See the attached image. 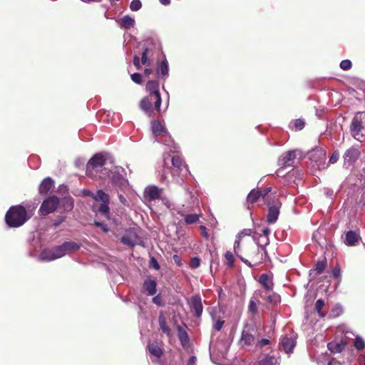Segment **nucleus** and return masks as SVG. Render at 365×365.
<instances>
[{"label":"nucleus","mask_w":365,"mask_h":365,"mask_svg":"<svg viewBox=\"0 0 365 365\" xmlns=\"http://www.w3.org/2000/svg\"><path fill=\"white\" fill-rule=\"evenodd\" d=\"M354 346L358 350L363 349L365 347V341H364V340L361 337L357 336L355 339Z\"/></svg>","instance_id":"37"},{"label":"nucleus","mask_w":365,"mask_h":365,"mask_svg":"<svg viewBox=\"0 0 365 365\" xmlns=\"http://www.w3.org/2000/svg\"><path fill=\"white\" fill-rule=\"evenodd\" d=\"M359 155L360 151L359 149L353 147L350 148L344 155V161L349 163H352L359 158Z\"/></svg>","instance_id":"18"},{"label":"nucleus","mask_w":365,"mask_h":365,"mask_svg":"<svg viewBox=\"0 0 365 365\" xmlns=\"http://www.w3.org/2000/svg\"><path fill=\"white\" fill-rule=\"evenodd\" d=\"M59 199L56 196H51L46 199L41 204L38 210L40 215H47L53 212L59 205Z\"/></svg>","instance_id":"8"},{"label":"nucleus","mask_w":365,"mask_h":365,"mask_svg":"<svg viewBox=\"0 0 365 365\" xmlns=\"http://www.w3.org/2000/svg\"><path fill=\"white\" fill-rule=\"evenodd\" d=\"M277 297V296H274V295H268V296L267 297V300H268V302H269L272 303V302L275 300V299H276Z\"/></svg>","instance_id":"62"},{"label":"nucleus","mask_w":365,"mask_h":365,"mask_svg":"<svg viewBox=\"0 0 365 365\" xmlns=\"http://www.w3.org/2000/svg\"><path fill=\"white\" fill-rule=\"evenodd\" d=\"M260 197L261 193L259 192V191L253 189L247 195V200L248 202L254 203L257 202Z\"/></svg>","instance_id":"29"},{"label":"nucleus","mask_w":365,"mask_h":365,"mask_svg":"<svg viewBox=\"0 0 365 365\" xmlns=\"http://www.w3.org/2000/svg\"><path fill=\"white\" fill-rule=\"evenodd\" d=\"M249 312L252 314H255L257 312V306L253 299H250L249 303Z\"/></svg>","instance_id":"43"},{"label":"nucleus","mask_w":365,"mask_h":365,"mask_svg":"<svg viewBox=\"0 0 365 365\" xmlns=\"http://www.w3.org/2000/svg\"><path fill=\"white\" fill-rule=\"evenodd\" d=\"M142 6V4L139 0H133L131 1L130 9L133 11H138Z\"/></svg>","instance_id":"39"},{"label":"nucleus","mask_w":365,"mask_h":365,"mask_svg":"<svg viewBox=\"0 0 365 365\" xmlns=\"http://www.w3.org/2000/svg\"><path fill=\"white\" fill-rule=\"evenodd\" d=\"M339 158V151L336 150L333 153V154L331 155L329 158V163H335Z\"/></svg>","instance_id":"48"},{"label":"nucleus","mask_w":365,"mask_h":365,"mask_svg":"<svg viewBox=\"0 0 365 365\" xmlns=\"http://www.w3.org/2000/svg\"><path fill=\"white\" fill-rule=\"evenodd\" d=\"M269 344V340L267 339H262L257 342V345L259 346H264Z\"/></svg>","instance_id":"54"},{"label":"nucleus","mask_w":365,"mask_h":365,"mask_svg":"<svg viewBox=\"0 0 365 365\" xmlns=\"http://www.w3.org/2000/svg\"><path fill=\"white\" fill-rule=\"evenodd\" d=\"M39 259L44 261L56 259L53 248L43 250L39 255Z\"/></svg>","instance_id":"24"},{"label":"nucleus","mask_w":365,"mask_h":365,"mask_svg":"<svg viewBox=\"0 0 365 365\" xmlns=\"http://www.w3.org/2000/svg\"><path fill=\"white\" fill-rule=\"evenodd\" d=\"M296 158V151L292 150L288 151L282 154L278 160L279 165L282 166L281 168L278 169L276 172L277 176H282L283 175V168L289 165V163L294 160Z\"/></svg>","instance_id":"10"},{"label":"nucleus","mask_w":365,"mask_h":365,"mask_svg":"<svg viewBox=\"0 0 365 365\" xmlns=\"http://www.w3.org/2000/svg\"><path fill=\"white\" fill-rule=\"evenodd\" d=\"M155 98L151 96H148L143 98L140 103V108L149 116L153 115V110L155 109Z\"/></svg>","instance_id":"12"},{"label":"nucleus","mask_w":365,"mask_h":365,"mask_svg":"<svg viewBox=\"0 0 365 365\" xmlns=\"http://www.w3.org/2000/svg\"><path fill=\"white\" fill-rule=\"evenodd\" d=\"M199 220V215L197 214H190L185 216V221L187 224L191 225Z\"/></svg>","instance_id":"33"},{"label":"nucleus","mask_w":365,"mask_h":365,"mask_svg":"<svg viewBox=\"0 0 365 365\" xmlns=\"http://www.w3.org/2000/svg\"><path fill=\"white\" fill-rule=\"evenodd\" d=\"M329 350L332 353H339L342 351L341 344L334 342H330L327 345Z\"/></svg>","instance_id":"31"},{"label":"nucleus","mask_w":365,"mask_h":365,"mask_svg":"<svg viewBox=\"0 0 365 365\" xmlns=\"http://www.w3.org/2000/svg\"><path fill=\"white\" fill-rule=\"evenodd\" d=\"M159 325L163 333L168 335L170 333V329L167 326L165 319L163 317H159Z\"/></svg>","instance_id":"34"},{"label":"nucleus","mask_w":365,"mask_h":365,"mask_svg":"<svg viewBox=\"0 0 365 365\" xmlns=\"http://www.w3.org/2000/svg\"><path fill=\"white\" fill-rule=\"evenodd\" d=\"M62 245L65 249L66 255L71 253V252L78 250L80 247L77 243L71 241L65 242Z\"/></svg>","instance_id":"27"},{"label":"nucleus","mask_w":365,"mask_h":365,"mask_svg":"<svg viewBox=\"0 0 365 365\" xmlns=\"http://www.w3.org/2000/svg\"><path fill=\"white\" fill-rule=\"evenodd\" d=\"M140 239L134 230H128L121 238V242L126 245L133 247L139 242Z\"/></svg>","instance_id":"14"},{"label":"nucleus","mask_w":365,"mask_h":365,"mask_svg":"<svg viewBox=\"0 0 365 365\" xmlns=\"http://www.w3.org/2000/svg\"><path fill=\"white\" fill-rule=\"evenodd\" d=\"M361 237L359 232L349 230L346 232L344 242L349 247L356 246L359 244Z\"/></svg>","instance_id":"15"},{"label":"nucleus","mask_w":365,"mask_h":365,"mask_svg":"<svg viewBox=\"0 0 365 365\" xmlns=\"http://www.w3.org/2000/svg\"><path fill=\"white\" fill-rule=\"evenodd\" d=\"M151 129L153 133L156 136H168V132L164 125L158 120H153L151 123Z\"/></svg>","instance_id":"17"},{"label":"nucleus","mask_w":365,"mask_h":365,"mask_svg":"<svg viewBox=\"0 0 365 365\" xmlns=\"http://www.w3.org/2000/svg\"><path fill=\"white\" fill-rule=\"evenodd\" d=\"M294 125L297 129L302 130L304 126V123L303 120L298 119L296 120Z\"/></svg>","instance_id":"52"},{"label":"nucleus","mask_w":365,"mask_h":365,"mask_svg":"<svg viewBox=\"0 0 365 365\" xmlns=\"http://www.w3.org/2000/svg\"><path fill=\"white\" fill-rule=\"evenodd\" d=\"M240 241H241V240H240L238 238L235 239V241L234 243V252L243 262H245L247 265L252 267V264L250 262V261H248L247 259H245L242 257V252L241 247H240Z\"/></svg>","instance_id":"23"},{"label":"nucleus","mask_w":365,"mask_h":365,"mask_svg":"<svg viewBox=\"0 0 365 365\" xmlns=\"http://www.w3.org/2000/svg\"><path fill=\"white\" fill-rule=\"evenodd\" d=\"M351 132L356 140L361 142L365 140V112L355 115L351 122Z\"/></svg>","instance_id":"5"},{"label":"nucleus","mask_w":365,"mask_h":365,"mask_svg":"<svg viewBox=\"0 0 365 365\" xmlns=\"http://www.w3.org/2000/svg\"><path fill=\"white\" fill-rule=\"evenodd\" d=\"M120 25L125 29H129L134 26L135 19L131 16L126 15L120 19Z\"/></svg>","instance_id":"25"},{"label":"nucleus","mask_w":365,"mask_h":365,"mask_svg":"<svg viewBox=\"0 0 365 365\" xmlns=\"http://www.w3.org/2000/svg\"><path fill=\"white\" fill-rule=\"evenodd\" d=\"M295 339L296 337L294 334H285L280 340L279 349L287 354L292 352L296 345Z\"/></svg>","instance_id":"9"},{"label":"nucleus","mask_w":365,"mask_h":365,"mask_svg":"<svg viewBox=\"0 0 365 365\" xmlns=\"http://www.w3.org/2000/svg\"><path fill=\"white\" fill-rule=\"evenodd\" d=\"M130 78L132 81L137 84H140L142 83V76L138 73L132 74Z\"/></svg>","instance_id":"45"},{"label":"nucleus","mask_w":365,"mask_h":365,"mask_svg":"<svg viewBox=\"0 0 365 365\" xmlns=\"http://www.w3.org/2000/svg\"><path fill=\"white\" fill-rule=\"evenodd\" d=\"M200 230L202 231V236H203L204 237H205V238H207V237H208V234H207V231H206V227H205V226H204V225H200Z\"/></svg>","instance_id":"59"},{"label":"nucleus","mask_w":365,"mask_h":365,"mask_svg":"<svg viewBox=\"0 0 365 365\" xmlns=\"http://www.w3.org/2000/svg\"><path fill=\"white\" fill-rule=\"evenodd\" d=\"M342 312V307L340 305H336L335 308L332 310V316L337 317Z\"/></svg>","instance_id":"49"},{"label":"nucleus","mask_w":365,"mask_h":365,"mask_svg":"<svg viewBox=\"0 0 365 365\" xmlns=\"http://www.w3.org/2000/svg\"><path fill=\"white\" fill-rule=\"evenodd\" d=\"M55 257L56 259L62 257L63 256L66 255V251L65 249L63 247V245L57 246L53 247Z\"/></svg>","instance_id":"35"},{"label":"nucleus","mask_w":365,"mask_h":365,"mask_svg":"<svg viewBox=\"0 0 365 365\" xmlns=\"http://www.w3.org/2000/svg\"><path fill=\"white\" fill-rule=\"evenodd\" d=\"M324 306V302L322 299H318L316 302V304H315L316 310L320 317L324 316V314H322L321 312V309L323 308Z\"/></svg>","instance_id":"40"},{"label":"nucleus","mask_w":365,"mask_h":365,"mask_svg":"<svg viewBox=\"0 0 365 365\" xmlns=\"http://www.w3.org/2000/svg\"><path fill=\"white\" fill-rule=\"evenodd\" d=\"M53 187V181L50 178H45L39 186V192L46 195Z\"/></svg>","instance_id":"20"},{"label":"nucleus","mask_w":365,"mask_h":365,"mask_svg":"<svg viewBox=\"0 0 365 365\" xmlns=\"http://www.w3.org/2000/svg\"><path fill=\"white\" fill-rule=\"evenodd\" d=\"M147 347H148L149 354L151 356L152 361L153 362H158L160 357L163 354V349L155 341L149 342Z\"/></svg>","instance_id":"13"},{"label":"nucleus","mask_w":365,"mask_h":365,"mask_svg":"<svg viewBox=\"0 0 365 365\" xmlns=\"http://www.w3.org/2000/svg\"><path fill=\"white\" fill-rule=\"evenodd\" d=\"M259 283L264 287L267 291L272 289L273 283L270 277L267 274H262L259 277Z\"/></svg>","instance_id":"22"},{"label":"nucleus","mask_w":365,"mask_h":365,"mask_svg":"<svg viewBox=\"0 0 365 365\" xmlns=\"http://www.w3.org/2000/svg\"><path fill=\"white\" fill-rule=\"evenodd\" d=\"M133 64L138 70L140 68L142 63L141 61H140V58L138 56H134Z\"/></svg>","instance_id":"51"},{"label":"nucleus","mask_w":365,"mask_h":365,"mask_svg":"<svg viewBox=\"0 0 365 365\" xmlns=\"http://www.w3.org/2000/svg\"><path fill=\"white\" fill-rule=\"evenodd\" d=\"M186 193L190 196V202H194V195L190 192L188 189L186 190Z\"/></svg>","instance_id":"64"},{"label":"nucleus","mask_w":365,"mask_h":365,"mask_svg":"<svg viewBox=\"0 0 365 365\" xmlns=\"http://www.w3.org/2000/svg\"><path fill=\"white\" fill-rule=\"evenodd\" d=\"M262 233L264 237H262L261 242L259 241L257 242V248L255 249L253 247L252 252L246 251L245 253L246 255L249 256L252 258V260L255 261L257 263L261 262L264 259V255H266V250L264 247L269 243V235L270 234V230L267 227L264 228L262 230Z\"/></svg>","instance_id":"4"},{"label":"nucleus","mask_w":365,"mask_h":365,"mask_svg":"<svg viewBox=\"0 0 365 365\" xmlns=\"http://www.w3.org/2000/svg\"><path fill=\"white\" fill-rule=\"evenodd\" d=\"M157 283L155 279H146L143 283V289L148 295H154L156 293Z\"/></svg>","instance_id":"19"},{"label":"nucleus","mask_w":365,"mask_h":365,"mask_svg":"<svg viewBox=\"0 0 365 365\" xmlns=\"http://www.w3.org/2000/svg\"><path fill=\"white\" fill-rule=\"evenodd\" d=\"M197 358L195 356H192L189 358L187 365H196Z\"/></svg>","instance_id":"58"},{"label":"nucleus","mask_w":365,"mask_h":365,"mask_svg":"<svg viewBox=\"0 0 365 365\" xmlns=\"http://www.w3.org/2000/svg\"><path fill=\"white\" fill-rule=\"evenodd\" d=\"M200 264V260L198 257H193L190 260V266L192 269L197 268Z\"/></svg>","instance_id":"46"},{"label":"nucleus","mask_w":365,"mask_h":365,"mask_svg":"<svg viewBox=\"0 0 365 365\" xmlns=\"http://www.w3.org/2000/svg\"><path fill=\"white\" fill-rule=\"evenodd\" d=\"M146 91L150 93L149 96L154 97L155 98V110L158 112L160 110L161 106V96L159 91V83L156 81H149L146 83L145 86Z\"/></svg>","instance_id":"7"},{"label":"nucleus","mask_w":365,"mask_h":365,"mask_svg":"<svg viewBox=\"0 0 365 365\" xmlns=\"http://www.w3.org/2000/svg\"><path fill=\"white\" fill-rule=\"evenodd\" d=\"M111 180L113 184L115 185L121 186L126 183L125 179L122 177V175L118 173H114L112 175Z\"/></svg>","instance_id":"30"},{"label":"nucleus","mask_w":365,"mask_h":365,"mask_svg":"<svg viewBox=\"0 0 365 365\" xmlns=\"http://www.w3.org/2000/svg\"><path fill=\"white\" fill-rule=\"evenodd\" d=\"M279 214V207L277 205L274 206H270L267 214V222L269 224L274 223L278 219Z\"/></svg>","instance_id":"21"},{"label":"nucleus","mask_w":365,"mask_h":365,"mask_svg":"<svg viewBox=\"0 0 365 365\" xmlns=\"http://www.w3.org/2000/svg\"><path fill=\"white\" fill-rule=\"evenodd\" d=\"M351 65H352V63H351V61H349L348 59L343 60L340 63V67L344 71L349 70L351 68Z\"/></svg>","instance_id":"41"},{"label":"nucleus","mask_w":365,"mask_h":365,"mask_svg":"<svg viewBox=\"0 0 365 365\" xmlns=\"http://www.w3.org/2000/svg\"><path fill=\"white\" fill-rule=\"evenodd\" d=\"M95 225L96 226L100 227L103 230V231L105 232H107L108 231V228L107 225L103 223H101L99 222H95Z\"/></svg>","instance_id":"56"},{"label":"nucleus","mask_w":365,"mask_h":365,"mask_svg":"<svg viewBox=\"0 0 365 365\" xmlns=\"http://www.w3.org/2000/svg\"><path fill=\"white\" fill-rule=\"evenodd\" d=\"M190 306L192 311L195 313V315L197 317H200L202 313L203 307L200 296L195 295L190 299Z\"/></svg>","instance_id":"16"},{"label":"nucleus","mask_w":365,"mask_h":365,"mask_svg":"<svg viewBox=\"0 0 365 365\" xmlns=\"http://www.w3.org/2000/svg\"><path fill=\"white\" fill-rule=\"evenodd\" d=\"M153 302L158 305V306H163V304L162 302V299H161V297L158 294V295H156L155 297H154L152 299Z\"/></svg>","instance_id":"50"},{"label":"nucleus","mask_w":365,"mask_h":365,"mask_svg":"<svg viewBox=\"0 0 365 365\" xmlns=\"http://www.w3.org/2000/svg\"><path fill=\"white\" fill-rule=\"evenodd\" d=\"M95 225L96 226L100 227L103 230V231L105 232H107L108 231V228L107 225L103 223H101L99 222H95Z\"/></svg>","instance_id":"55"},{"label":"nucleus","mask_w":365,"mask_h":365,"mask_svg":"<svg viewBox=\"0 0 365 365\" xmlns=\"http://www.w3.org/2000/svg\"><path fill=\"white\" fill-rule=\"evenodd\" d=\"M172 164H173V167L180 170V172H182L183 170V169L185 170V173L187 172V166L183 164L182 160L180 156L174 155L172 158Z\"/></svg>","instance_id":"26"},{"label":"nucleus","mask_w":365,"mask_h":365,"mask_svg":"<svg viewBox=\"0 0 365 365\" xmlns=\"http://www.w3.org/2000/svg\"><path fill=\"white\" fill-rule=\"evenodd\" d=\"M153 72V70L151 68H146L145 70H144V75L145 76H149L150 74H151Z\"/></svg>","instance_id":"63"},{"label":"nucleus","mask_w":365,"mask_h":365,"mask_svg":"<svg viewBox=\"0 0 365 365\" xmlns=\"http://www.w3.org/2000/svg\"><path fill=\"white\" fill-rule=\"evenodd\" d=\"M162 189L155 185H149L144 190L143 197L147 201L158 200L160 197Z\"/></svg>","instance_id":"11"},{"label":"nucleus","mask_w":365,"mask_h":365,"mask_svg":"<svg viewBox=\"0 0 365 365\" xmlns=\"http://www.w3.org/2000/svg\"><path fill=\"white\" fill-rule=\"evenodd\" d=\"M31 216L25 207L19 205L10 207L6 214L5 220L10 227H18L24 225Z\"/></svg>","instance_id":"2"},{"label":"nucleus","mask_w":365,"mask_h":365,"mask_svg":"<svg viewBox=\"0 0 365 365\" xmlns=\"http://www.w3.org/2000/svg\"><path fill=\"white\" fill-rule=\"evenodd\" d=\"M327 266V262L325 260L319 261L315 265V271L317 274H320L324 272Z\"/></svg>","instance_id":"36"},{"label":"nucleus","mask_w":365,"mask_h":365,"mask_svg":"<svg viewBox=\"0 0 365 365\" xmlns=\"http://www.w3.org/2000/svg\"><path fill=\"white\" fill-rule=\"evenodd\" d=\"M252 234V230L250 229H245L242 231H241L238 235L236 236V238H238L240 240H242V238L245 236H249Z\"/></svg>","instance_id":"47"},{"label":"nucleus","mask_w":365,"mask_h":365,"mask_svg":"<svg viewBox=\"0 0 365 365\" xmlns=\"http://www.w3.org/2000/svg\"><path fill=\"white\" fill-rule=\"evenodd\" d=\"M62 205L66 211L72 210L73 207V199L71 197H64L62 200Z\"/></svg>","instance_id":"32"},{"label":"nucleus","mask_w":365,"mask_h":365,"mask_svg":"<svg viewBox=\"0 0 365 365\" xmlns=\"http://www.w3.org/2000/svg\"><path fill=\"white\" fill-rule=\"evenodd\" d=\"M225 257L227 261V264L229 266H232L234 264V256L230 251L226 252L225 254Z\"/></svg>","instance_id":"44"},{"label":"nucleus","mask_w":365,"mask_h":365,"mask_svg":"<svg viewBox=\"0 0 365 365\" xmlns=\"http://www.w3.org/2000/svg\"><path fill=\"white\" fill-rule=\"evenodd\" d=\"M113 163V158L109 153H96L93 155V176L99 179H105L110 176Z\"/></svg>","instance_id":"1"},{"label":"nucleus","mask_w":365,"mask_h":365,"mask_svg":"<svg viewBox=\"0 0 365 365\" xmlns=\"http://www.w3.org/2000/svg\"><path fill=\"white\" fill-rule=\"evenodd\" d=\"M149 51L148 48H145L143 53H142V57H141V63L143 65H146V66H150V62L148 61V53Z\"/></svg>","instance_id":"38"},{"label":"nucleus","mask_w":365,"mask_h":365,"mask_svg":"<svg viewBox=\"0 0 365 365\" xmlns=\"http://www.w3.org/2000/svg\"><path fill=\"white\" fill-rule=\"evenodd\" d=\"M224 323L225 322L220 319H214L213 328L217 331H220L222 328Z\"/></svg>","instance_id":"42"},{"label":"nucleus","mask_w":365,"mask_h":365,"mask_svg":"<svg viewBox=\"0 0 365 365\" xmlns=\"http://www.w3.org/2000/svg\"><path fill=\"white\" fill-rule=\"evenodd\" d=\"M118 198L120 202L123 204L124 205H128V202L126 198L121 194L118 195Z\"/></svg>","instance_id":"60"},{"label":"nucleus","mask_w":365,"mask_h":365,"mask_svg":"<svg viewBox=\"0 0 365 365\" xmlns=\"http://www.w3.org/2000/svg\"><path fill=\"white\" fill-rule=\"evenodd\" d=\"M332 274H333V276L334 278H338L340 277L341 275V270H340V268L339 267H335L333 271H332Z\"/></svg>","instance_id":"57"},{"label":"nucleus","mask_w":365,"mask_h":365,"mask_svg":"<svg viewBox=\"0 0 365 365\" xmlns=\"http://www.w3.org/2000/svg\"><path fill=\"white\" fill-rule=\"evenodd\" d=\"M271 191V187H267L263 191L259 192L261 193V197L264 198L266 195Z\"/></svg>","instance_id":"61"},{"label":"nucleus","mask_w":365,"mask_h":365,"mask_svg":"<svg viewBox=\"0 0 365 365\" xmlns=\"http://www.w3.org/2000/svg\"><path fill=\"white\" fill-rule=\"evenodd\" d=\"M257 331L252 324H246L242 331L240 345L242 347L250 346L253 344Z\"/></svg>","instance_id":"6"},{"label":"nucleus","mask_w":365,"mask_h":365,"mask_svg":"<svg viewBox=\"0 0 365 365\" xmlns=\"http://www.w3.org/2000/svg\"><path fill=\"white\" fill-rule=\"evenodd\" d=\"M93 200L95 201L96 212L100 213L107 220L110 219V197L103 190H98L95 195L93 194Z\"/></svg>","instance_id":"3"},{"label":"nucleus","mask_w":365,"mask_h":365,"mask_svg":"<svg viewBox=\"0 0 365 365\" xmlns=\"http://www.w3.org/2000/svg\"><path fill=\"white\" fill-rule=\"evenodd\" d=\"M150 265L155 269H160V265L158 264V262H157V260L155 259V258H151L150 259Z\"/></svg>","instance_id":"53"},{"label":"nucleus","mask_w":365,"mask_h":365,"mask_svg":"<svg viewBox=\"0 0 365 365\" xmlns=\"http://www.w3.org/2000/svg\"><path fill=\"white\" fill-rule=\"evenodd\" d=\"M157 74L165 76L168 74V65L166 60L163 61L158 66Z\"/></svg>","instance_id":"28"}]
</instances>
